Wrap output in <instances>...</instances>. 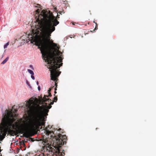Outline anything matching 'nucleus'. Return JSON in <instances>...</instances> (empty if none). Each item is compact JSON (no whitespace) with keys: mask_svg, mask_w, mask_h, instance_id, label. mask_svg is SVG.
<instances>
[{"mask_svg":"<svg viewBox=\"0 0 156 156\" xmlns=\"http://www.w3.org/2000/svg\"><path fill=\"white\" fill-rule=\"evenodd\" d=\"M45 106L43 107L37 105L38 108L40 111L33 113L31 116L29 123L24 122V124L21 123L22 119L20 126L18 125L17 115L16 114L17 110L14 109L8 110L6 109L5 112L2 111V118L0 125V141H2L5 138L7 132L12 129L19 127L22 133H23L27 128L29 126L33 127L41 126H44V121H46L45 115H48L49 109L51 107L45 103Z\"/></svg>","mask_w":156,"mask_h":156,"instance_id":"obj_2","label":"nucleus"},{"mask_svg":"<svg viewBox=\"0 0 156 156\" xmlns=\"http://www.w3.org/2000/svg\"><path fill=\"white\" fill-rule=\"evenodd\" d=\"M51 126H48V128H46L45 129V130L46 132V133L48 134H49L51 133V131H49V129H48V128L50 129L51 128Z\"/></svg>","mask_w":156,"mask_h":156,"instance_id":"obj_4","label":"nucleus"},{"mask_svg":"<svg viewBox=\"0 0 156 156\" xmlns=\"http://www.w3.org/2000/svg\"><path fill=\"white\" fill-rule=\"evenodd\" d=\"M36 83H37V85H38V84H39V83H38V81H37L36 82Z\"/></svg>","mask_w":156,"mask_h":156,"instance_id":"obj_13","label":"nucleus"},{"mask_svg":"<svg viewBox=\"0 0 156 156\" xmlns=\"http://www.w3.org/2000/svg\"><path fill=\"white\" fill-rule=\"evenodd\" d=\"M9 42H8L6 44H5L4 45V49H5L6 48H7V46L9 45Z\"/></svg>","mask_w":156,"mask_h":156,"instance_id":"obj_8","label":"nucleus"},{"mask_svg":"<svg viewBox=\"0 0 156 156\" xmlns=\"http://www.w3.org/2000/svg\"><path fill=\"white\" fill-rule=\"evenodd\" d=\"M9 58L7 57L1 63L2 64H4L7 61L9 60Z\"/></svg>","mask_w":156,"mask_h":156,"instance_id":"obj_6","label":"nucleus"},{"mask_svg":"<svg viewBox=\"0 0 156 156\" xmlns=\"http://www.w3.org/2000/svg\"><path fill=\"white\" fill-rule=\"evenodd\" d=\"M35 7H39L38 6H35Z\"/></svg>","mask_w":156,"mask_h":156,"instance_id":"obj_18","label":"nucleus"},{"mask_svg":"<svg viewBox=\"0 0 156 156\" xmlns=\"http://www.w3.org/2000/svg\"><path fill=\"white\" fill-rule=\"evenodd\" d=\"M59 16V15H58H58H57V18H59V16Z\"/></svg>","mask_w":156,"mask_h":156,"instance_id":"obj_14","label":"nucleus"},{"mask_svg":"<svg viewBox=\"0 0 156 156\" xmlns=\"http://www.w3.org/2000/svg\"><path fill=\"white\" fill-rule=\"evenodd\" d=\"M30 67L32 69H33V66H32V65H30Z\"/></svg>","mask_w":156,"mask_h":156,"instance_id":"obj_10","label":"nucleus"},{"mask_svg":"<svg viewBox=\"0 0 156 156\" xmlns=\"http://www.w3.org/2000/svg\"><path fill=\"white\" fill-rule=\"evenodd\" d=\"M55 93H56V91H55Z\"/></svg>","mask_w":156,"mask_h":156,"instance_id":"obj_17","label":"nucleus"},{"mask_svg":"<svg viewBox=\"0 0 156 156\" xmlns=\"http://www.w3.org/2000/svg\"><path fill=\"white\" fill-rule=\"evenodd\" d=\"M37 5H38L39 6L40 5H39V4H37Z\"/></svg>","mask_w":156,"mask_h":156,"instance_id":"obj_16","label":"nucleus"},{"mask_svg":"<svg viewBox=\"0 0 156 156\" xmlns=\"http://www.w3.org/2000/svg\"><path fill=\"white\" fill-rule=\"evenodd\" d=\"M38 89V90H40L41 89V87L40 86H38L37 87Z\"/></svg>","mask_w":156,"mask_h":156,"instance_id":"obj_11","label":"nucleus"},{"mask_svg":"<svg viewBox=\"0 0 156 156\" xmlns=\"http://www.w3.org/2000/svg\"><path fill=\"white\" fill-rule=\"evenodd\" d=\"M55 29H37L35 32L37 37L31 36L29 41L31 43L34 42L36 44L37 46H38L41 53L42 57L45 62H48V65L47 67L49 69L50 71L51 79L53 81V85L48 90V96L44 95L42 100L43 102L50 101V105H53L54 102H51V100L47 98L48 97H50L51 95L50 91L52 88L57 84L56 81L58 80L57 77L59 75L60 72H58L57 69L62 66V63H60L62 60L61 55L59 54V47L56 43L53 41L51 43V45L50 44L51 34L55 30ZM32 36V35H31Z\"/></svg>","mask_w":156,"mask_h":156,"instance_id":"obj_1","label":"nucleus"},{"mask_svg":"<svg viewBox=\"0 0 156 156\" xmlns=\"http://www.w3.org/2000/svg\"><path fill=\"white\" fill-rule=\"evenodd\" d=\"M31 77L33 80H34L35 79L34 76H33V75H31Z\"/></svg>","mask_w":156,"mask_h":156,"instance_id":"obj_9","label":"nucleus"},{"mask_svg":"<svg viewBox=\"0 0 156 156\" xmlns=\"http://www.w3.org/2000/svg\"><path fill=\"white\" fill-rule=\"evenodd\" d=\"M32 102H27V104L26 105V106L29 108L30 109H31V105Z\"/></svg>","mask_w":156,"mask_h":156,"instance_id":"obj_5","label":"nucleus"},{"mask_svg":"<svg viewBox=\"0 0 156 156\" xmlns=\"http://www.w3.org/2000/svg\"><path fill=\"white\" fill-rule=\"evenodd\" d=\"M55 90H56V87H55Z\"/></svg>","mask_w":156,"mask_h":156,"instance_id":"obj_15","label":"nucleus"},{"mask_svg":"<svg viewBox=\"0 0 156 156\" xmlns=\"http://www.w3.org/2000/svg\"><path fill=\"white\" fill-rule=\"evenodd\" d=\"M27 71H28V72L30 74H31V75H34V72H33V71H32V70L30 69H28L27 70Z\"/></svg>","mask_w":156,"mask_h":156,"instance_id":"obj_7","label":"nucleus"},{"mask_svg":"<svg viewBox=\"0 0 156 156\" xmlns=\"http://www.w3.org/2000/svg\"><path fill=\"white\" fill-rule=\"evenodd\" d=\"M27 83L28 85H30L28 81L27 82Z\"/></svg>","mask_w":156,"mask_h":156,"instance_id":"obj_12","label":"nucleus"},{"mask_svg":"<svg viewBox=\"0 0 156 156\" xmlns=\"http://www.w3.org/2000/svg\"><path fill=\"white\" fill-rule=\"evenodd\" d=\"M53 139V145L44 147V151L51 153L52 156H64L65 154L63 152L64 150H62V146L66 143V136L59 134Z\"/></svg>","mask_w":156,"mask_h":156,"instance_id":"obj_3","label":"nucleus"}]
</instances>
